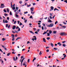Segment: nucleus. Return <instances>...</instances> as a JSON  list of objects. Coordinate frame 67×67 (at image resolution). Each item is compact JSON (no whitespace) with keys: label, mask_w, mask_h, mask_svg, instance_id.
<instances>
[{"label":"nucleus","mask_w":67,"mask_h":67,"mask_svg":"<svg viewBox=\"0 0 67 67\" xmlns=\"http://www.w3.org/2000/svg\"><path fill=\"white\" fill-rule=\"evenodd\" d=\"M51 9H50V10H49V11H51L52 10H53L54 9V7H53V6H51Z\"/></svg>","instance_id":"423d86ee"},{"label":"nucleus","mask_w":67,"mask_h":67,"mask_svg":"<svg viewBox=\"0 0 67 67\" xmlns=\"http://www.w3.org/2000/svg\"><path fill=\"white\" fill-rule=\"evenodd\" d=\"M42 25H43V26H45V25L44 24H43Z\"/></svg>","instance_id":"052dcab7"},{"label":"nucleus","mask_w":67,"mask_h":67,"mask_svg":"<svg viewBox=\"0 0 67 67\" xmlns=\"http://www.w3.org/2000/svg\"><path fill=\"white\" fill-rule=\"evenodd\" d=\"M20 31V28H19V29H18V31L19 32V31Z\"/></svg>","instance_id":"e433bc0d"},{"label":"nucleus","mask_w":67,"mask_h":67,"mask_svg":"<svg viewBox=\"0 0 67 67\" xmlns=\"http://www.w3.org/2000/svg\"><path fill=\"white\" fill-rule=\"evenodd\" d=\"M36 58H35V57H34V59H33V62H34V61L35 60H36Z\"/></svg>","instance_id":"a211bd4d"},{"label":"nucleus","mask_w":67,"mask_h":67,"mask_svg":"<svg viewBox=\"0 0 67 67\" xmlns=\"http://www.w3.org/2000/svg\"><path fill=\"white\" fill-rule=\"evenodd\" d=\"M47 33V32H46V31H44V33L43 34V35H44L46 34Z\"/></svg>","instance_id":"a878e982"},{"label":"nucleus","mask_w":67,"mask_h":67,"mask_svg":"<svg viewBox=\"0 0 67 67\" xmlns=\"http://www.w3.org/2000/svg\"><path fill=\"white\" fill-rule=\"evenodd\" d=\"M49 17L50 19H52V17L51 16H50Z\"/></svg>","instance_id":"8fccbe9b"},{"label":"nucleus","mask_w":67,"mask_h":67,"mask_svg":"<svg viewBox=\"0 0 67 67\" xmlns=\"http://www.w3.org/2000/svg\"><path fill=\"white\" fill-rule=\"evenodd\" d=\"M47 39L48 40H49V39H50V38H49V37H47Z\"/></svg>","instance_id":"69168bd1"},{"label":"nucleus","mask_w":67,"mask_h":67,"mask_svg":"<svg viewBox=\"0 0 67 67\" xmlns=\"http://www.w3.org/2000/svg\"><path fill=\"white\" fill-rule=\"evenodd\" d=\"M8 22L7 20H6L5 21V23H8Z\"/></svg>","instance_id":"37998d69"},{"label":"nucleus","mask_w":67,"mask_h":67,"mask_svg":"<svg viewBox=\"0 0 67 67\" xmlns=\"http://www.w3.org/2000/svg\"><path fill=\"white\" fill-rule=\"evenodd\" d=\"M53 23H51L50 24V25H48L47 26V27H53Z\"/></svg>","instance_id":"7ed1b4c3"},{"label":"nucleus","mask_w":67,"mask_h":67,"mask_svg":"<svg viewBox=\"0 0 67 67\" xmlns=\"http://www.w3.org/2000/svg\"><path fill=\"white\" fill-rule=\"evenodd\" d=\"M64 2H66V3H67V0H65L64 1Z\"/></svg>","instance_id":"680f3d73"},{"label":"nucleus","mask_w":67,"mask_h":67,"mask_svg":"<svg viewBox=\"0 0 67 67\" xmlns=\"http://www.w3.org/2000/svg\"><path fill=\"white\" fill-rule=\"evenodd\" d=\"M24 14H26L27 13H28V12H24Z\"/></svg>","instance_id":"f704fd0d"},{"label":"nucleus","mask_w":67,"mask_h":67,"mask_svg":"<svg viewBox=\"0 0 67 67\" xmlns=\"http://www.w3.org/2000/svg\"><path fill=\"white\" fill-rule=\"evenodd\" d=\"M26 64H27V63L26 62H24V63H23V66H25V65H26Z\"/></svg>","instance_id":"0eeeda50"},{"label":"nucleus","mask_w":67,"mask_h":67,"mask_svg":"<svg viewBox=\"0 0 67 67\" xmlns=\"http://www.w3.org/2000/svg\"><path fill=\"white\" fill-rule=\"evenodd\" d=\"M62 46L63 47H66V45L65 44H63V45H62Z\"/></svg>","instance_id":"bb28decb"},{"label":"nucleus","mask_w":67,"mask_h":67,"mask_svg":"<svg viewBox=\"0 0 67 67\" xmlns=\"http://www.w3.org/2000/svg\"><path fill=\"white\" fill-rule=\"evenodd\" d=\"M5 40V39L4 38H3L2 39V40H3V41H4Z\"/></svg>","instance_id":"c756f323"},{"label":"nucleus","mask_w":67,"mask_h":67,"mask_svg":"<svg viewBox=\"0 0 67 67\" xmlns=\"http://www.w3.org/2000/svg\"><path fill=\"white\" fill-rule=\"evenodd\" d=\"M27 7H29L30 6H31V4H30V5H28V4H27Z\"/></svg>","instance_id":"79ce46f5"},{"label":"nucleus","mask_w":67,"mask_h":67,"mask_svg":"<svg viewBox=\"0 0 67 67\" xmlns=\"http://www.w3.org/2000/svg\"><path fill=\"white\" fill-rule=\"evenodd\" d=\"M52 22V21L50 19H49V20H48V23H51Z\"/></svg>","instance_id":"ddd939ff"},{"label":"nucleus","mask_w":67,"mask_h":67,"mask_svg":"<svg viewBox=\"0 0 67 67\" xmlns=\"http://www.w3.org/2000/svg\"><path fill=\"white\" fill-rule=\"evenodd\" d=\"M63 27L64 28H66V26H63Z\"/></svg>","instance_id":"de8ad7c7"},{"label":"nucleus","mask_w":67,"mask_h":67,"mask_svg":"<svg viewBox=\"0 0 67 67\" xmlns=\"http://www.w3.org/2000/svg\"><path fill=\"white\" fill-rule=\"evenodd\" d=\"M13 38L12 40V41H14L15 40V39L14 38Z\"/></svg>","instance_id":"473e14b6"},{"label":"nucleus","mask_w":67,"mask_h":67,"mask_svg":"<svg viewBox=\"0 0 67 67\" xmlns=\"http://www.w3.org/2000/svg\"><path fill=\"white\" fill-rule=\"evenodd\" d=\"M66 42V41H63L62 42V43H65Z\"/></svg>","instance_id":"ea45409f"},{"label":"nucleus","mask_w":67,"mask_h":67,"mask_svg":"<svg viewBox=\"0 0 67 67\" xmlns=\"http://www.w3.org/2000/svg\"><path fill=\"white\" fill-rule=\"evenodd\" d=\"M57 32V31H53V33L54 34H55Z\"/></svg>","instance_id":"6ab92c4d"},{"label":"nucleus","mask_w":67,"mask_h":67,"mask_svg":"<svg viewBox=\"0 0 67 67\" xmlns=\"http://www.w3.org/2000/svg\"><path fill=\"white\" fill-rule=\"evenodd\" d=\"M50 44H51V46L52 47H53L54 46V45L52 43H51Z\"/></svg>","instance_id":"b1692460"},{"label":"nucleus","mask_w":67,"mask_h":67,"mask_svg":"<svg viewBox=\"0 0 67 67\" xmlns=\"http://www.w3.org/2000/svg\"><path fill=\"white\" fill-rule=\"evenodd\" d=\"M21 37H18V38H17L16 39V41H17V40H18L19 39H21Z\"/></svg>","instance_id":"9b49d317"},{"label":"nucleus","mask_w":67,"mask_h":67,"mask_svg":"<svg viewBox=\"0 0 67 67\" xmlns=\"http://www.w3.org/2000/svg\"><path fill=\"white\" fill-rule=\"evenodd\" d=\"M63 23L64 24H65V25H66V22L65 21L63 22Z\"/></svg>","instance_id":"7c9ffc66"},{"label":"nucleus","mask_w":67,"mask_h":67,"mask_svg":"<svg viewBox=\"0 0 67 67\" xmlns=\"http://www.w3.org/2000/svg\"><path fill=\"white\" fill-rule=\"evenodd\" d=\"M8 24H6V27H8Z\"/></svg>","instance_id":"6e6d98bb"},{"label":"nucleus","mask_w":67,"mask_h":67,"mask_svg":"<svg viewBox=\"0 0 67 67\" xmlns=\"http://www.w3.org/2000/svg\"><path fill=\"white\" fill-rule=\"evenodd\" d=\"M16 53L14 52V51L12 52V54H15Z\"/></svg>","instance_id":"5fc2aeb1"},{"label":"nucleus","mask_w":67,"mask_h":67,"mask_svg":"<svg viewBox=\"0 0 67 67\" xmlns=\"http://www.w3.org/2000/svg\"><path fill=\"white\" fill-rule=\"evenodd\" d=\"M15 16L17 18H18L19 17V15L18 14H15Z\"/></svg>","instance_id":"393cba45"},{"label":"nucleus","mask_w":67,"mask_h":67,"mask_svg":"<svg viewBox=\"0 0 67 67\" xmlns=\"http://www.w3.org/2000/svg\"><path fill=\"white\" fill-rule=\"evenodd\" d=\"M2 47L5 50L7 51V50L6 49V48H5V47L4 46L2 45Z\"/></svg>","instance_id":"6e6552de"},{"label":"nucleus","mask_w":67,"mask_h":67,"mask_svg":"<svg viewBox=\"0 0 67 67\" xmlns=\"http://www.w3.org/2000/svg\"><path fill=\"white\" fill-rule=\"evenodd\" d=\"M10 25H9V26H8V28L9 29L10 28Z\"/></svg>","instance_id":"bf43d9fd"},{"label":"nucleus","mask_w":67,"mask_h":67,"mask_svg":"<svg viewBox=\"0 0 67 67\" xmlns=\"http://www.w3.org/2000/svg\"><path fill=\"white\" fill-rule=\"evenodd\" d=\"M24 59H25V58H23V59L22 60V62L21 63V66H22V64L23 63V61L24 60Z\"/></svg>","instance_id":"1a4fd4ad"},{"label":"nucleus","mask_w":67,"mask_h":67,"mask_svg":"<svg viewBox=\"0 0 67 67\" xmlns=\"http://www.w3.org/2000/svg\"><path fill=\"white\" fill-rule=\"evenodd\" d=\"M23 25V24L21 22H20L19 25L20 26H21V25Z\"/></svg>","instance_id":"09e8293b"},{"label":"nucleus","mask_w":67,"mask_h":67,"mask_svg":"<svg viewBox=\"0 0 67 67\" xmlns=\"http://www.w3.org/2000/svg\"><path fill=\"white\" fill-rule=\"evenodd\" d=\"M0 61L1 62H2V63H4L3 60H2V59H0Z\"/></svg>","instance_id":"dca6fc26"},{"label":"nucleus","mask_w":67,"mask_h":67,"mask_svg":"<svg viewBox=\"0 0 67 67\" xmlns=\"http://www.w3.org/2000/svg\"><path fill=\"white\" fill-rule=\"evenodd\" d=\"M57 44L59 45L60 46L62 45V44L60 42H58L57 43Z\"/></svg>","instance_id":"f8f14e48"},{"label":"nucleus","mask_w":67,"mask_h":67,"mask_svg":"<svg viewBox=\"0 0 67 67\" xmlns=\"http://www.w3.org/2000/svg\"><path fill=\"white\" fill-rule=\"evenodd\" d=\"M7 12L8 13H9V9L8 8H7Z\"/></svg>","instance_id":"c9c22d12"},{"label":"nucleus","mask_w":67,"mask_h":67,"mask_svg":"<svg viewBox=\"0 0 67 67\" xmlns=\"http://www.w3.org/2000/svg\"><path fill=\"white\" fill-rule=\"evenodd\" d=\"M19 3L21 4L22 3V1H20L19 2Z\"/></svg>","instance_id":"5701e85b"},{"label":"nucleus","mask_w":67,"mask_h":67,"mask_svg":"<svg viewBox=\"0 0 67 67\" xmlns=\"http://www.w3.org/2000/svg\"><path fill=\"white\" fill-rule=\"evenodd\" d=\"M5 7V6L3 4H1V6L0 7V8H2Z\"/></svg>","instance_id":"39448f33"},{"label":"nucleus","mask_w":67,"mask_h":67,"mask_svg":"<svg viewBox=\"0 0 67 67\" xmlns=\"http://www.w3.org/2000/svg\"><path fill=\"white\" fill-rule=\"evenodd\" d=\"M7 20H9V18L8 17H7Z\"/></svg>","instance_id":"774afa93"},{"label":"nucleus","mask_w":67,"mask_h":67,"mask_svg":"<svg viewBox=\"0 0 67 67\" xmlns=\"http://www.w3.org/2000/svg\"><path fill=\"white\" fill-rule=\"evenodd\" d=\"M35 33L36 34H38V32L37 31H36L35 32Z\"/></svg>","instance_id":"3c124183"},{"label":"nucleus","mask_w":67,"mask_h":67,"mask_svg":"<svg viewBox=\"0 0 67 67\" xmlns=\"http://www.w3.org/2000/svg\"><path fill=\"white\" fill-rule=\"evenodd\" d=\"M12 9L14 10H16L15 8V6L13 7L12 8Z\"/></svg>","instance_id":"4468645a"},{"label":"nucleus","mask_w":67,"mask_h":67,"mask_svg":"<svg viewBox=\"0 0 67 67\" xmlns=\"http://www.w3.org/2000/svg\"><path fill=\"white\" fill-rule=\"evenodd\" d=\"M12 36V38H14V35L12 34L11 35Z\"/></svg>","instance_id":"2eb2a0df"},{"label":"nucleus","mask_w":67,"mask_h":67,"mask_svg":"<svg viewBox=\"0 0 67 67\" xmlns=\"http://www.w3.org/2000/svg\"><path fill=\"white\" fill-rule=\"evenodd\" d=\"M29 32L30 33L32 34H34V33L32 31H30Z\"/></svg>","instance_id":"f3484780"},{"label":"nucleus","mask_w":67,"mask_h":67,"mask_svg":"<svg viewBox=\"0 0 67 67\" xmlns=\"http://www.w3.org/2000/svg\"><path fill=\"white\" fill-rule=\"evenodd\" d=\"M54 49L56 50H58V48H54Z\"/></svg>","instance_id":"cd10ccee"},{"label":"nucleus","mask_w":67,"mask_h":67,"mask_svg":"<svg viewBox=\"0 0 67 67\" xmlns=\"http://www.w3.org/2000/svg\"><path fill=\"white\" fill-rule=\"evenodd\" d=\"M10 15H12V12H11V11L10 12Z\"/></svg>","instance_id":"603ef678"},{"label":"nucleus","mask_w":67,"mask_h":67,"mask_svg":"<svg viewBox=\"0 0 67 67\" xmlns=\"http://www.w3.org/2000/svg\"><path fill=\"white\" fill-rule=\"evenodd\" d=\"M49 50H48V49H47V50H46V52H49Z\"/></svg>","instance_id":"338daca9"},{"label":"nucleus","mask_w":67,"mask_h":67,"mask_svg":"<svg viewBox=\"0 0 67 67\" xmlns=\"http://www.w3.org/2000/svg\"><path fill=\"white\" fill-rule=\"evenodd\" d=\"M27 22V20H25V21L24 22H25V23H26V22Z\"/></svg>","instance_id":"e2e57ef3"},{"label":"nucleus","mask_w":67,"mask_h":67,"mask_svg":"<svg viewBox=\"0 0 67 67\" xmlns=\"http://www.w3.org/2000/svg\"><path fill=\"white\" fill-rule=\"evenodd\" d=\"M4 12L5 13L6 12V11L5 9H4Z\"/></svg>","instance_id":"58836bf2"},{"label":"nucleus","mask_w":67,"mask_h":67,"mask_svg":"<svg viewBox=\"0 0 67 67\" xmlns=\"http://www.w3.org/2000/svg\"><path fill=\"white\" fill-rule=\"evenodd\" d=\"M52 31L51 30H49V34H51L52 33Z\"/></svg>","instance_id":"4be33fe9"},{"label":"nucleus","mask_w":67,"mask_h":67,"mask_svg":"<svg viewBox=\"0 0 67 67\" xmlns=\"http://www.w3.org/2000/svg\"><path fill=\"white\" fill-rule=\"evenodd\" d=\"M29 43H30V41H27V44H28Z\"/></svg>","instance_id":"13d9d810"},{"label":"nucleus","mask_w":67,"mask_h":67,"mask_svg":"<svg viewBox=\"0 0 67 67\" xmlns=\"http://www.w3.org/2000/svg\"><path fill=\"white\" fill-rule=\"evenodd\" d=\"M43 41H44L45 42H46V40L45 39V38H43Z\"/></svg>","instance_id":"aec40b11"},{"label":"nucleus","mask_w":67,"mask_h":67,"mask_svg":"<svg viewBox=\"0 0 67 67\" xmlns=\"http://www.w3.org/2000/svg\"><path fill=\"white\" fill-rule=\"evenodd\" d=\"M18 57H14L13 58V60L14 61H16L17 60H18Z\"/></svg>","instance_id":"20e7f679"},{"label":"nucleus","mask_w":67,"mask_h":67,"mask_svg":"<svg viewBox=\"0 0 67 67\" xmlns=\"http://www.w3.org/2000/svg\"><path fill=\"white\" fill-rule=\"evenodd\" d=\"M31 40H33V42H35V41H34V38H32V39H31Z\"/></svg>","instance_id":"49530a36"},{"label":"nucleus","mask_w":67,"mask_h":67,"mask_svg":"<svg viewBox=\"0 0 67 67\" xmlns=\"http://www.w3.org/2000/svg\"><path fill=\"white\" fill-rule=\"evenodd\" d=\"M18 31H17V30H15V33H18Z\"/></svg>","instance_id":"2f4dec72"},{"label":"nucleus","mask_w":67,"mask_h":67,"mask_svg":"<svg viewBox=\"0 0 67 67\" xmlns=\"http://www.w3.org/2000/svg\"><path fill=\"white\" fill-rule=\"evenodd\" d=\"M41 52V51L40 52V53H39L40 55H41L42 54V53Z\"/></svg>","instance_id":"72a5a7b5"},{"label":"nucleus","mask_w":67,"mask_h":67,"mask_svg":"<svg viewBox=\"0 0 67 67\" xmlns=\"http://www.w3.org/2000/svg\"><path fill=\"white\" fill-rule=\"evenodd\" d=\"M49 15L50 16H53V14L51 13L49 14Z\"/></svg>","instance_id":"4c0bfd02"},{"label":"nucleus","mask_w":67,"mask_h":67,"mask_svg":"<svg viewBox=\"0 0 67 67\" xmlns=\"http://www.w3.org/2000/svg\"><path fill=\"white\" fill-rule=\"evenodd\" d=\"M41 28H42V30H44V27L43 26H42Z\"/></svg>","instance_id":"c03bdc74"},{"label":"nucleus","mask_w":67,"mask_h":67,"mask_svg":"<svg viewBox=\"0 0 67 67\" xmlns=\"http://www.w3.org/2000/svg\"><path fill=\"white\" fill-rule=\"evenodd\" d=\"M60 35L61 36H63L67 35V34L66 33H65L64 32H63V33L61 32L60 33Z\"/></svg>","instance_id":"f03ea898"},{"label":"nucleus","mask_w":67,"mask_h":67,"mask_svg":"<svg viewBox=\"0 0 67 67\" xmlns=\"http://www.w3.org/2000/svg\"><path fill=\"white\" fill-rule=\"evenodd\" d=\"M16 27L15 26H14L12 27L13 30L15 29L16 28Z\"/></svg>","instance_id":"9d476101"},{"label":"nucleus","mask_w":67,"mask_h":67,"mask_svg":"<svg viewBox=\"0 0 67 67\" xmlns=\"http://www.w3.org/2000/svg\"><path fill=\"white\" fill-rule=\"evenodd\" d=\"M34 30L35 31H37L36 29V28H34Z\"/></svg>","instance_id":"a18cd8bd"},{"label":"nucleus","mask_w":67,"mask_h":67,"mask_svg":"<svg viewBox=\"0 0 67 67\" xmlns=\"http://www.w3.org/2000/svg\"><path fill=\"white\" fill-rule=\"evenodd\" d=\"M10 55V53H8L7 54V56H9V55Z\"/></svg>","instance_id":"412c9836"},{"label":"nucleus","mask_w":67,"mask_h":67,"mask_svg":"<svg viewBox=\"0 0 67 67\" xmlns=\"http://www.w3.org/2000/svg\"><path fill=\"white\" fill-rule=\"evenodd\" d=\"M58 22L57 21H56V22H55V24L56 25L57 24V23Z\"/></svg>","instance_id":"0e129e2a"},{"label":"nucleus","mask_w":67,"mask_h":67,"mask_svg":"<svg viewBox=\"0 0 67 67\" xmlns=\"http://www.w3.org/2000/svg\"><path fill=\"white\" fill-rule=\"evenodd\" d=\"M30 18H32V16H30Z\"/></svg>","instance_id":"4d7b16f0"},{"label":"nucleus","mask_w":67,"mask_h":67,"mask_svg":"<svg viewBox=\"0 0 67 67\" xmlns=\"http://www.w3.org/2000/svg\"><path fill=\"white\" fill-rule=\"evenodd\" d=\"M31 12V14H32V15L34 14L35 13V12H33L34 10V8L33 7H31L30 8Z\"/></svg>","instance_id":"f257e3e1"},{"label":"nucleus","mask_w":67,"mask_h":67,"mask_svg":"<svg viewBox=\"0 0 67 67\" xmlns=\"http://www.w3.org/2000/svg\"><path fill=\"white\" fill-rule=\"evenodd\" d=\"M12 32L13 34H14L15 33V32H14V31H12Z\"/></svg>","instance_id":"a19ab883"},{"label":"nucleus","mask_w":67,"mask_h":67,"mask_svg":"<svg viewBox=\"0 0 67 67\" xmlns=\"http://www.w3.org/2000/svg\"><path fill=\"white\" fill-rule=\"evenodd\" d=\"M30 59H28L27 62H28V63H29L30 62Z\"/></svg>","instance_id":"864d4df0"},{"label":"nucleus","mask_w":67,"mask_h":67,"mask_svg":"<svg viewBox=\"0 0 67 67\" xmlns=\"http://www.w3.org/2000/svg\"><path fill=\"white\" fill-rule=\"evenodd\" d=\"M47 36H49L50 35V33H47Z\"/></svg>","instance_id":"c85d7f7f"}]
</instances>
